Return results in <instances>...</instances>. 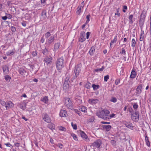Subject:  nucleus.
<instances>
[{
	"mask_svg": "<svg viewBox=\"0 0 151 151\" xmlns=\"http://www.w3.org/2000/svg\"><path fill=\"white\" fill-rule=\"evenodd\" d=\"M133 17V15L132 14L130 15L129 17V23L131 24H132L133 23V21H132V18Z\"/></svg>",
	"mask_w": 151,
	"mask_h": 151,
	"instance_id": "obj_27",
	"label": "nucleus"
},
{
	"mask_svg": "<svg viewBox=\"0 0 151 151\" xmlns=\"http://www.w3.org/2000/svg\"><path fill=\"white\" fill-rule=\"evenodd\" d=\"M71 125L73 129H74L76 130L77 129V125L76 124H74L73 122L71 123Z\"/></svg>",
	"mask_w": 151,
	"mask_h": 151,
	"instance_id": "obj_33",
	"label": "nucleus"
},
{
	"mask_svg": "<svg viewBox=\"0 0 151 151\" xmlns=\"http://www.w3.org/2000/svg\"><path fill=\"white\" fill-rule=\"evenodd\" d=\"M120 83V80L119 79H116L115 81V83L116 85H118Z\"/></svg>",
	"mask_w": 151,
	"mask_h": 151,
	"instance_id": "obj_49",
	"label": "nucleus"
},
{
	"mask_svg": "<svg viewBox=\"0 0 151 151\" xmlns=\"http://www.w3.org/2000/svg\"><path fill=\"white\" fill-rule=\"evenodd\" d=\"M56 65L58 70L60 71L63 66V57H61L57 60Z\"/></svg>",
	"mask_w": 151,
	"mask_h": 151,
	"instance_id": "obj_3",
	"label": "nucleus"
},
{
	"mask_svg": "<svg viewBox=\"0 0 151 151\" xmlns=\"http://www.w3.org/2000/svg\"><path fill=\"white\" fill-rule=\"evenodd\" d=\"M136 75V72L134 70H132L131 73L130 78H133L135 77Z\"/></svg>",
	"mask_w": 151,
	"mask_h": 151,
	"instance_id": "obj_19",
	"label": "nucleus"
},
{
	"mask_svg": "<svg viewBox=\"0 0 151 151\" xmlns=\"http://www.w3.org/2000/svg\"><path fill=\"white\" fill-rule=\"evenodd\" d=\"M14 104L11 101H7L6 102V110L11 108L14 106Z\"/></svg>",
	"mask_w": 151,
	"mask_h": 151,
	"instance_id": "obj_9",
	"label": "nucleus"
},
{
	"mask_svg": "<svg viewBox=\"0 0 151 151\" xmlns=\"http://www.w3.org/2000/svg\"><path fill=\"white\" fill-rule=\"evenodd\" d=\"M142 84L139 85L136 89V93L140 94L142 91Z\"/></svg>",
	"mask_w": 151,
	"mask_h": 151,
	"instance_id": "obj_12",
	"label": "nucleus"
},
{
	"mask_svg": "<svg viewBox=\"0 0 151 151\" xmlns=\"http://www.w3.org/2000/svg\"><path fill=\"white\" fill-rule=\"evenodd\" d=\"M25 72V70L23 69H20L19 70V73L22 75H23L24 73Z\"/></svg>",
	"mask_w": 151,
	"mask_h": 151,
	"instance_id": "obj_34",
	"label": "nucleus"
},
{
	"mask_svg": "<svg viewBox=\"0 0 151 151\" xmlns=\"http://www.w3.org/2000/svg\"><path fill=\"white\" fill-rule=\"evenodd\" d=\"M115 116V114H113L110 115V117L111 118H112L113 117Z\"/></svg>",
	"mask_w": 151,
	"mask_h": 151,
	"instance_id": "obj_63",
	"label": "nucleus"
},
{
	"mask_svg": "<svg viewBox=\"0 0 151 151\" xmlns=\"http://www.w3.org/2000/svg\"><path fill=\"white\" fill-rule=\"evenodd\" d=\"M69 79H68L67 80L65 81L63 85V89L67 90H68L69 88Z\"/></svg>",
	"mask_w": 151,
	"mask_h": 151,
	"instance_id": "obj_11",
	"label": "nucleus"
},
{
	"mask_svg": "<svg viewBox=\"0 0 151 151\" xmlns=\"http://www.w3.org/2000/svg\"><path fill=\"white\" fill-rule=\"evenodd\" d=\"M103 127L107 131H109L111 128V125H103Z\"/></svg>",
	"mask_w": 151,
	"mask_h": 151,
	"instance_id": "obj_18",
	"label": "nucleus"
},
{
	"mask_svg": "<svg viewBox=\"0 0 151 151\" xmlns=\"http://www.w3.org/2000/svg\"><path fill=\"white\" fill-rule=\"evenodd\" d=\"M133 108L134 109H137L138 107V105H137V103H135L133 105Z\"/></svg>",
	"mask_w": 151,
	"mask_h": 151,
	"instance_id": "obj_36",
	"label": "nucleus"
},
{
	"mask_svg": "<svg viewBox=\"0 0 151 151\" xmlns=\"http://www.w3.org/2000/svg\"><path fill=\"white\" fill-rule=\"evenodd\" d=\"M15 145L17 147H18L19 146L20 144L19 143H17L15 144Z\"/></svg>",
	"mask_w": 151,
	"mask_h": 151,
	"instance_id": "obj_59",
	"label": "nucleus"
},
{
	"mask_svg": "<svg viewBox=\"0 0 151 151\" xmlns=\"http://www.w3.org/2000/svg\"><path fill=\"white\" fill-rule=\"evenodd\" d=\"M43 61L45 62V64L48 65L50 64L52 61V58L47 57L44 58Z\"/></svg>",
	"mask_w": 151,
	"mask_h": 151,
	"instance_id": "obj_10",
	"label": "nucleus"
},
{
	"mask_svg": "<svg viewBox=\"0 0 151 151\" xmlns=\"http://www.w3.org/2000/svg\"><path fill=\"white\" fill-rule=\"evenodd\" d=\"M136 42L134 39H132V46L134 47L135 45Z\"/></svg>",
	"mask_w": 151,
	"mask_h": 151,
	"instance_id": "obj_30",
	"label": "nucleus"
},
{
	"mask_svg": "<svg viewBox=\"0 0 151 151\" xmlns=\"http://www.w3.org/2000/svg\"><path fill=\"white\" fill-rule=\"evenodd\" d=\"M6 54L7 55H12L13 54V52H7Z\"/></svg>",
	"mask_w": 151,
	"mask_h": 151,
	"instance_id": "obj_51",
	"label": "nucleus"
},
{
	"mask_svg": "<svg viewBox=\"0 0 151 151\" xmlns=\"http://www.w3.org/2000/svg\"><path fill=\"white\" fill-rule=\"evenodd\" d=\"M71 136L73 137V139L75 140H77L78 139L77 137H76V135L74 134H71Z\"/></svg>",
	"mask_w": 151,
	"mask_h": 151,
	"instance_id": "obj_37",
	"label": "nucleus"
},
{
	"mask_svg": "<svg viewBox=\"0 0 151 151\" xmlns=\"http://www.w3.org/2000/svg\"><path fill=\"white\" fill-rule=\"evenodd\" d=\"M92 87L94 90H96L98 89L99 88L100 86L98 85H95L93 84L92 85Z\"/></svg>",
	"mask_w": 151,
	"mask_h": 151,
	"instance_id": "obj_21",
	"label": "nucleus"
},
{
	"mask_svg": "<svg viewBox=\"0 0 151 151\" xmlns=\"http://www.w3.org/2000/svg\"><path fill=\"white\" fill-rule=\"evenodd\" d=\"M98 101V100L96 99H91L88 100V102L89 104H95Z\"/></svg>",
	"mask_w": 151,
	"mask_h": 151,
	"instance_id": "obj_15",
	"label": "nucleus"
},
{
	"mask_svg": "<svg viewBox=\"0 0 151 151\" xmlns=\"http://www.w3.org/2000/svg\"><path fill=\"white\" fill-rule=\"evenodd\" d=\"M5 145H6L7 146H8V147H10L11 146V144L10 143H6V144Z\"/></svg>",
	"mask_w": 151,
	"mask_h": 151,
	"instance_id": "obj_62",
	"label": "nucleus"
},
{
	"mask_svg": "<svg viewBox=\"0 0 151 151\" xmlns=\"http://www.w3.org/2000/svg\"><path fill=\"white\" fill-rule=\"evenodd\" d=\"M119 9V8H118V9H116L117 13H115V15H117L118 17H119L120 16V14L119 12V10H118Z\"/></svg>",
	"mask_w": 151,
	"mask_h": 151,
	"instance_id": "obj_46",
	"label": "nucleus"
},
{
	"mask_svg": "<svg viewBox=\"0 0 151 151\" xmlns=\"http://www.w3.org/2000/svg\"><path fill=\"white\" fill-rule=\"evenodd\" d=\"M144 34L142 33L140 35L139 40L140 41H142L143 40Z\"/></svg>",
	"mask_w": 151,
	"mask_h": 151,
	"instance_id": "obj_39",
	"label": "nucleus"
},
{
	"mask_svg": "<svg viewBox=\"0 0 151 151\" xmlns=\"http://www.w3.org/2000/svg\"><path fill=\"white\" fill-rule=\"evenodd\" d=\"M117 40V36H115L114 39L111 42L110 44V46H111L112 44L115 43L116 42Z\"/></svg>",
	"mask_w": 151,
	"mask_h": 151,
	"instance_id": "obj_29",
	"label": "nucleus"
},
{
	"mask_svg": "<svg viewBox=\"0 0 151 151\" xmlns=\"http://www.w3.org/2000/svg\"><path fill=\"white\" fill-rule=\"evenodd\" d=\"M7 18V17L6 16L3 17H2V19L3 20H6Z\"/></svg>",
	"mask_w": 151,
	"mask_h": 151,
	"instance_id": "obj_61",
	"label": "nucleus"
},
{
	"mask_svg": "<svg viewBox=\"0 0 151 151\" xmlns=\"http://www.w3.org/2000/svg\"><path fill=\"white\" fill-rule=\"evenodd\" d=\"M1 104L2 106H4L6 107V102L4 101H1Z\"/></svg>",
	"mask_w": 151,
	"mask_h": 151,
	"instance_id": "obj_41",
	"label": "nucleus"
},
{
	"mask_svg": "<svg viewBox=\"0 0 151 151\" xmlns=\"http://www.w3.org/2000/svg\"><path fill=\"white\" fill-rule=\"evenodd\" d=\"M80 134L82 138H85L86 139L88 138L87 136L83 132L80 131Z\"/></svg>",
	"mask_w": 151,
	"mask_h": 151,
	"instance_id": "obj_20",
	"label": "nucleus"
},
{
	"mask_svg": "<svg viewBox=\"0 0 151 151\" xmlns=\"http://www.w3.org/2000/svg\"><path fill=\"white\" fill-rule=\"evenodd\" d=\"M120 53L122 54L125 55L126 54V51L123 48H122V51L120 52Z\"/></svg>",
	"mask_w": 151,
	"mask_h": 151,
	"instance_id": "obj_50",
	"label": "nucleus"
},
{
	"mask_svg": "<svg viewBox=\"0 0 151 151\" xmlns=\"http://www.w3.org/2000/svg\"><path fill=\"white\" fill-rule=\"evenodd\" d=\"M83 8L80 7H78V9L76 12V13L77 14H80V13L81 12V9H83Z\"/></svg>",
	"mask_w": 151,
	"mask_h": 151,
	"instance_id": "obj_35",
	"label": "nucleus"
},
{
	"mask_svg": "<svg viewBox=\"0 0 151 151\" xmlns=\"http://www.w3.org/2000/svg\"><path fill=\"white\" fill-rule=\"evenodd\" d=\"M145 140L146 143L147 145L149 147L150 146V143L147 136H145Z\"/></svg>",
	"mask_w": 151,
	"mask_h": 151,
	"instance_id": "obj_28",
	"label": "nucleus"
},
{
	"mask_svg": "<svg viewBox=\"0 0 151 151\" xmlns=\"http://www.w3.org/2000/svg\"><path fill=\"white\" fill-rule=\"evenodd\" d=\"M102 142L101 140L99 139L94 142L93 143V146L97 148H101V145Z\"/></svg>",
	"mask_w": 151,
	"mask_h": 151,
	"instance_id": "obj_7",
	"label": "nucleus"
},
{
	"mask_svg": "<svg viewBox=\"0 0 151 151\" xmlns=\"http://www.w3.org/2000/svg\"><path fill=\"white\" fill-rule=\"evenodd\" d=\"M65 105L69 109H73V103L71 99L70 98H67L65 99Z\"/></svg>",
	"mask_w": 151,
	"mask_h": 151,
	"instance_id": "obj_4",
	"label": "nucleus"
},
{
	"mask_svg": "<svg viewBox=\"0 0 151 151\" xmlns=\"http://www.w3.org/2000/svg\"><path fill=\"white\" fill-rule=\"evenodd\" d=\"M51 35V34L49 32H47L45 34V36L46 38V43L48 45L53 43L55 40L54 35Z\"/></svg>",
	"mask_w": 151,
	"mask_h": 151,
	"instance_id": "obj_2",
	"label": "nucleus"
},
{
	"mask_svg": "<svg viewBox=\"0 0 151 151\" xmlns=\"http://www.w3.org/2000/svg\"><path fill=\"white\" fill-rule=\"evenodd\" d=\"M42 53L45 55H46L48 53V50L47 49H45L43 50Z\"/></svg>",
	"mask_w": 151,
	"mask_h": 151,
	"instance_id": "obj_38",
	"label": "nucleus"
},
{
	"mask_svg": "<svg viewBox=\"0 0 151 151\" xmlns=\"http://www.w3.org/2000/svg\"><path fill=\"white\" fill-rule=\"evenodd\" d=\"M101 123L103 124H110V122H101Z\"/></svg>",
	"mask_w": 151,
	"mask_h": 151,
	"instance_id": "obj_60",
	"label": "nucleus"
},
{
	"mask_svg": "<svg viewBox=\"0 0 151 151\" xmlns=\"http://www.w3.org/2000/svg\"><path fill=\"white\" fill-rule=\"evenodd\" d=\"M95 50L94 47H92L89 51V52L90 55H92L95 52Z\"/></svg>",
	"mask_w": 151,
	"mask_h": 151,
	"instance_id": "obj_22",
	"label": "nucleus"
},
{
	"mask_svg": "<svg viewBox=\"0 0 151 151\" xmlns=\"http://www.w3.org/2000/svg\"><path fill=\"white\" fill-rule=\"evenodd\" d=\"M145 18V16L144 14H141L139 21V26L141 27H142L144 24Z\"/></svg>",
	"mask_w": 151,
	"mask_h": 151,
	"instance_id": "obj_8",
	"label": "nucleus"
},
{
	"mask_svg": "<svg viewBox=\"0 0 151 151\" xmlns=\"http://www.w3.org/2000/svg\"><path fill=\"white\" fill-rule=\"evenodd\" d=\"M104 68L103 66L102 68H98L96 69H95V71L96 72H99V71H102L104 69Z\"/></svg>",
	"mask_w": 151,
	"mask_h": 151,
	"instance_id": "obj_32",
	"label": "nucleus"
},
{
	"mask_svg": "<svg viewBox=\"0 0 151 151\" xmlns=\"http://www.w3.org/2000/svg\"><path fill=\"white\" fill-rule=\"evenodd\" d=\"M11 78L9 77V76L8 75H6L5 77V80L7 81H10V79Z\"/></svg>",
	"mask_w": 151,
	"mask_h": 151,
	"instance_id": "obj_47",
	"label": "nucleus"
},
{
	"mask_svg": "<svg viewBox=\"0 0 151 151\" xmlns=\"http://www.w3.org/2000/svg\"><path fill=\"white\" fill-rule=\"evenodd\" d=\"M37 55V51H33L32 52V55L34 57L36 56Z\"/></svg>",
	"mask_w": 151,
	"mask_h": 151,
	"instance_id": "obj_53",
	"label": "nucleus"
},
{
	"mask_svg": "<svg viewBox=\"0 0 151 151\" xmlns=\"http://www.w3.org/2000/svg\"><path fill=\"white\" fill-rule=\"evenodd\" d=\"M90 17V15H88L86 16V18L87 19V20L86 22V23L87 24L88 22L89 21V18Z\"/></svg>",
	"mask_w": 151,
	"mask_h": 151,
	"instance_id": "obj_44",
	"label": "nucleus"
},
{
	"mask_svg": "<svg viewBox=\"0 0 151 151\" xmlns=\"http://www.w3.org/2000/svg\"><path fill=\"white\" fill-rule=\"evenodd\" d=\"M109 78V75H107L106 76H105L104 77V81L106 82L107 81L108 79Z\"/></svg>",
	"mask_w": 151,
	"mask_h": 151,
	"instance_id": "obj_40",
	"label": "nucleus"
},
{
	"mask_svg": "<svg viewBox=\"0 0 151 151\" xmlns=\"http://www.w3.org/2000/svg\"><path fill=\"white\" fill-rule=\"evenodd\" d=\"M58 147L61 148V149H62V148L63 147V145L62 144H59L58 145Z\"/></svg>",
	"mask_w": 151,
	"mask_h": 151,
	"instance_id": "obj_57",
	"label": "nucleus"
},
{
	"mask_svg": "<svg viewBox=\"0 0 151 151\" xmlns=\"http://www.w3.org/2000/svg\"><path fill=\"white\" fill-rule=\"evenodd\" d=\"M79 110L85 113L86 112L87 109L85 107L82 106L80 108Z\"/></svg>",
	"mask_w": 151,
	"mask_h": 151,
	"instance_id": "obj_24",
	"label": "nucleus"
},
{
	"mask_svg": "<svg viewBox=\"0 0 151 151\" xmlns=\"http://www.w3.org/2000/svg\"><path fill=\"white\" fill-rule=\"evenodd\" d=\"M11 30L13 32H14L16 31V28L13 26H12L11 27Z\"/></svg>",
	"mask_w": 151,
	"mask_h": 151,
	"instance_id": "obj_48",
	"label": "nucleus"
},
{
	"mask_svg": "<svg viewBox=\"0 0 151 151\" xmlns=\"http://www.w3.org/2000/svg\"><path fill=\"white\" fill-rule=\"evenodd\" d=\"M111 143L113 145H115L116 143V141L114 140H112L111 141Z\"/></svg>",
	"mask_w": 151,
	"mask_h": 151,
	"instance_id": "obj_52",
	"label": "nucleus"
},
{
	"mask_svg": "<svg viewBox=\"0 0 151 151\" xmlns=\"http://www.w3.org/2000/svg\"><path fill=\"white\" fill-rule=\"evenodd\" d=\"M8 16L9 19H11L12 17V16L10 14H8Z\"/></svg>",
	"mask_w": 151,
	"mask_h": 151,
	"instance_id": "obj_64",
	"label": "nucleus"
},
{
	"mask_svg": "<svg viewBox=\"0 0 151 151\" xmlns=\"http://www.w3.org/2000/svg\"><path fill=\"white\" fill-rule=\"evenodd\" d=\"M48 127L50 129H53L55 128V125L53 123H50L48 125Z\"/></svg>",
	"mask_w": 151,
	"mask_h": 151,
	"instance_id": "obj_26",
	"label": "nucleus"
},
{
	"mask_svg": "<svg viewBox=\"0 0 151 151\" xmlns=\"http://www.w3.org/2000/svg\"><path fill=\"white\" fill-rule=\"evenodd\" d=\"M60 46V43H55L54 45V50L55 51H57L58 50Z\"/></svg>",
	"mask_w": 151,
	"mask_h": 151,
	"instance_id": "obj_17",
	"label": "nucleus"
},
{
	"mask_svg": "<svg viewBox=\"0 0 151 151\" xmlns=\"http://www.w3.org/2000/svg\"><path fill=\"white\" fill-rule=\"evenodd\" d=\"M59 129L60 130H61L62 131H65L66 130L65 128L62 127H60L59 128Z\"/></svg>",
	"mask_w": 151,
	"mask_h": 151,
	"instance_id": "obj_45",
	"label": "nucleus"
},
{
	"mask_svg": "<svg viewBox=\"0 0 151 151\" xmlns=\"http://www.w3.org/2000/svg\"><path fill=\"white\" fill-rule=\"evenodd\" d=\"M94 117H92L88 120L87 122H93L94 121Z\"/></svg>",
	"mask_w": 151,
	"mask_h": 151,
	"instance_id": "obj_31",
	"label": "nucleus"
},
{
	"mask_svg": "<svg viewBox=\"0 0 151 151\" xmlns=\"http://www.w3.org/2000/svg\"><path fill=\"white\" fill-rule=\"evenodd\" d=\"M2 69L3 72L4 74H7L9 72V68L6 65L3 66L2 67Z\"/></svg>",
	"mask_w": 151,
	"mask_h": 151,
	"instance_id": "obj_16",
	"label": "nucleus"
},
{
	"mask_svg": "<svg viewBox=\"0 0 151 151\" xmlns=\"http://www.w3.org/2000/svg\"><path fill=\"white\" fill-rule=\"evenodd\" d=\"M110 113L109 111L106 109H104L101 111H98L96 113V115L99 117L104 119L106 120L109 119L108 115Z\"/></svg>",
	"mask_w": 151,
	"mask_h": 151,
	"instance_id": "obj_1",
	"label": "nucleus"
},
{
	"mask_svg": "<svg viewBox=\"0 0 151 151\" xmlns=\"http://www.w3.org/2000/svg\"><path fill=\"white\" fill-rule=\"evenodd\" d=\"M42 101L45 103H47L48 101V97L46 96L44 97L42 99Z\"/></svg>",
	"mask_w": 151,
	"mask_h": 151,
	"instance_id": "obj_25",
	"label": "nucleus"
},
{
	"mask_svg": "<svg viewBox=\"0 0 151 151\" xmlns=\"http://www.w3.org/2000/svg\"><path fill=\"white\" fill-rule=\"evenodd\" d=\"M81 66L82 65L80 64L75 66L74 70V73L75 74L76 78L79 75L80 72L81 70Z\"/></svg>",
	"mask_w": 151,
	"mask_h": 151,
	"instance_id": "obj_5",
	"label": "nucleus"
},
{
	"mask_svg": "<svg viewBox=\"0 0 151 151\" xmlns=\"http://www.w3.org/2000/svg\"><path fill=\"white\" fill-rule=\"evenodd\" d=\"M131 117L132 120L134 121L135 122L138 121L139 119L138 112L135 111L134 113L131 114Z\"/></svg>",
	"mask_w": 151,
	"mask_h": 151,
	"instance_id": "obj_6",
	"label": "nucleus"
},
{
	"mask_svg": "<svg viewBox=\"0 0 151 151\" xmlns=\"http://www.w3.org/2000/svg\"><path fill=\"white\" fill-rule=\"evenodd\" d=\"M85 87L87 89H90V86L88 84H86L85 86Z\"/></svg>",
	"mask_w": 151,
	"mask_h": 151,
	"instance_id": "obj_55",
	"label": "nucleus"
},
{
	"mask_svg": "<svg viewBox=\"0 0 151 151\" xmlns=\"http://www.w3.org/2000/svg\"><path fill=\"white\" fill-rule=\"evenodd\" d=\"M60 116L61 117H65L67 115V113L66 111L61 110L60 113Z\"/></svg>",
	"mask_w": 151,
	"mask_h": 151,
	"instance_id": "obj_13",
	"label": "nucleus"
},
{
	"mask_svg": "<svg viewBox=\"0 0 151 151\" xmlns=\"http://www.w3.org/2000/svg\"><path fill=\"white\" fill-rule=\"evenodd\" d=\"M117 99L115 97H112L111 98V99L110 100V101L111 102H115L116 101Z\"/></svg>",
	"mask_w": 151,
	"mask_h": 151,
	"instance_id": "obj_43",
	"label": "nucleus"
},
{
	"mask_svg": "<svg viewBox=\"0 0 151 151\" xmlns=\"http://www.w3.org/2000/svg\"><path fill=\"white\" fill-rule=\"evenodd\" d=\"M90 32H88L86 33V38L88 39L90 35Z\"/></svg>",
	"mask_w": 151,
	"mask_h": 151,
	"instance_id": "obj_54",
	"label": "nucleus"
},
{
	"mask_svg": "<svg viewBox=\"0 0 151 151\" xmlns=\"http://www.w3.org/2000/svg\"><path fill=\"white\" fill-rule=\"evenodd\" d=\"M42 17L44 19L47 17L46 12L45 11H43L42 13Z\"/></svg>",
	"mask_w": 151,
	"mask_h": 151,
	"instance_id": "obj_23",
	"label": "nucleus"
},
{
	"mask_svg": "<svg viewBox=\"0 0 151 151\" xmlns=\"http://www.w3.org/2000/svg\"><path fill=\"white\" fill-rule=\"evenodd\" d=\"M125 125L127 127L129 128H130L131 127H133L131 124H125Z\"/></svg>",
	"mask_w": 151,
	"mask_h": 151,
	"instance_id": "obj_42",
	"label": "nucleus"
},
{
	"mask_svg": "<svg viewBox=\"0 0 151 151\" xmlns=\"http://www.w3.org/2000/svg\"><path fill=\"white\" fill-rule=\"evenodd\" d=\"M40 41L42 43H43L45 41V39H44L43 37H42L40 40Z\"/></svg>",
	"mask_w": 151,
	"mask_h": 151,
	"instance_id": "obj_58",
	"label": "nucleus"
},
{
	"mask_svg": "<svg viewBox=\"0 0 151 151\" xmlns=\"http://www.w3.org/2000/svg\"><path fill=\"white\" fill-rule=\"evenodd\" d=\"M84 1L82 2L81 4V6H80V7L83 8V7L84 6Z\"/></svg>",
	"mask_w": 151,
	"mask_h": 151,
	"instance_id": "obj_56",
	"label": "nucleus"
},
{
	"mask_svg": "<svg viewBox=\"0 0 151 151\" xmlns=\"http://www.w3.org/2000/svg\"><path fill=\"white\" fill-rule=\"evenodd\" d=\"M43 119L44 121L46 122L49 123L51 122V119L49 118L48 115L47 114H45L44 115V116L43 117Z\"/></svg>",
	"mask_w": 151,
	"mask_h": 151,
	"instance_id": "obj_14",
	"label": "nucleus"
}]
</instances>
